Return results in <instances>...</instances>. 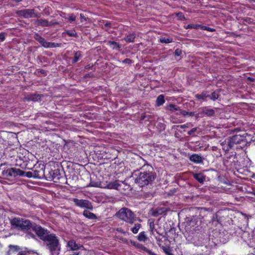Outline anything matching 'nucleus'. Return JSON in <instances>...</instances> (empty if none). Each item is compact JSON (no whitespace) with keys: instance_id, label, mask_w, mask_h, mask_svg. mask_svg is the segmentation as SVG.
Masks as SVG:
<instances>
[{"instance_id":"f257e3e1","label":"nucleus","mask_w":255,"mask_h":255,"mask_svg":"<svg viewBox=\"0 0 255 255\" xmlns=\"http://www.w3.org/2000/svg\"><path fill=\"white\" fill-rule=\"evenodd\" d=\"M135 162L142 164V166L139 168L140 171L135 178V183L140 187H143L151 183L156 176L155 173L152 171L151 166L146 164V161L140 156L137 158Z\"/></svg>"},{"instance_id":"f03ea898","label":"nucleus","mask_w":255,"mask_h":255,"mask_svg":"<svg viewBox=\"0 0 255 255\" xmlns=\"http://www.w3.org/2000/svg\"><path fill=\"white\" fill-rule=\"evenodd\" d=\"M43 242L46 249L49 250L51 255H59L61 245L58 237L55 234H50Z\"/></svg>"},{"instance_id":"7ed1b4c3","label":"nucleus","mask_w":255,"mask_h":255,"mask_svg":"<svg viewBox=\"0 0 255 255\" xmlns=\"http://www.w3.org/2000/svg\"><path fill=\"white\" fill-rule=\"evenodd\" d=\"M2 175L5 178H12L17 176L33 177L34 173L32 171L25 172L19 168L8 167L2 171Z\"/></svg>"},{"instance_id":"20e7f679","label":"nucleus","mask_w":255,"mask_h":255,"mask_svg":"<svg viewBox=\"0 0 255 255\" xmlns=\"http://www.w3.org/2000/svg\"><path fill=\"white\" fill-rule=\"evenodd\" d=\"M117 217L121 220L130 224L135 221V214L128 208H122L116 213Z\"/></svg>"},{"instance_id":"39448f33","label":"nucleus","mask_w":255,"mask_h":255,"mask_svg":"<svg viewBox=\"0 0 255 255\" xmlns=\"http://www.w3.org/2000/svg\"><path fill=\"white\" fill-rule=\"evenodd\" d=\"M11 225L18 228L21 231H27L32 228V224L29 220L14 218L11 221Z\"/></svg>"},{"instance_id":"423d86ee","label":"nucleus","mask_w":255,"mask_h":255,"mask_svg":"<svg viewBox=\"0 0 255 255\" xmlns=\"http://www.w3.org/2000/svg\"><path fill=\"white\" fill-rule=\"evenodd\" d=\"M46 171L48 173L46 174V179L48 181L59 182L60 179L62 178L60 170L58 168H47Z\"/></svg>"},{"instance_id":"0eeeda50","label":"nucleus","mask_w":255,"mask_h":255,"mask_svg":"<svg viewBox=\"0 0 255 255\" xmlns=\"http://www.w3.org/2000/svg\"><path fill=\"white\" fill-rule=\"evenodd\" d=\"M16 14L25 18L40 17V14L35 13L34 9H24L18 10L16 11Z\"/></svg>"},{"instance_id":"6e6552de","label":"nucleus","mask_w":255,"mask_h":255,"mask_svg":"<svg viewBox=\"0 0 255 255\" xmlns=\"http://www.w3.org/2000/svg\"><path fill=\"white\" fill-rule=\"evenodd\" d=\"M32 230L35 232L37 236L43 241L50 235L48 230L45 229L40 225H35L32 227Z\"/></svg>"},{"instance_id":"1a4fd4ad","label":"nucleus","mask_w":255,"mask_h":255,"mask_svg":"<svg viewBox=\"0 0 255 255\" xmlns=\"http://www.w3.org/2000/svg\"><path fill=\"white\" fill-rule=\"evenodd\" d=\"M71 200L74 203L75 205L81 208H85L90 210H92L93 206L92 203L85 199H78L77 198H73Z\"/></svg>"},{"instance_id":"9d476101","label":"nucleus","mask_w":255,"mask_h":255,"mask_svg":"<svg viewBox=\"0 0 255 255\" xmlns=\"http://www.w3.org/2000/svg\"><path fill=\"white\" fill-rule=\"evenodd\" d=\"M215 115V110L213 109H209L207 107L200 109L197 114V117L198 118H203L204 117H211L214 116Z\"/></svg>"},{"instance_id":"9b49d317","label":"nucleus","mask_w":255,"mask_h":255,"mask_svg":"<svg viewBox=\"0 0 255 255\" xmlns=\"http://www.w3.org/2000/svg\"><path fill=\"white\" fill-rule=\"evenodd\" d=\"M34 173V178L41 179L43 177H46V171H45V168L43 165L42 167L39 166H34L33 169Z\"/></svg>"},{"instance_id":"f8f14e48","label":"nucleus","mask_w":255,"mask_h":255,"mask_svg":"<svg viewBox=\"0 0 255 255\" xmlns=\"http://www.w3.org/2000/svg\"><path fill=\"white\" fill-rule=\"evenodd\" d=\"M34 39L37 40L43 47L45 48L54 47L55 43L54 42H48L45 40L38 33H36L34 36Z\"/></svg>"},{"instance_id":"ddd939ff","label":"nucleus","mask_w":255,"mask_h":255,"mask_svg":"<svg viewBox=\"0 0 255 255\" xmlns=\"http://www.w3.org/2000/svg\"><path fill=\"white\" fill-rule=\"evenodd\" d=\"M245 137L240 134H236L230 137L229 140L231 142L233 146L235 144L240 143L241 142L245 141Z\"/></svg>"},{"instance_id":"4468645a","label":"nucleus","mask_w":255,"mask_h":255,"mask_svg":"<svg viewBox=\"0 0 255 255\" xmlns=\"http://www.w3.org/2000/svg\"><path fill=\"white\" fill-rule=\"evenodd\" d=\"M189 159L191 162L199 164L202 163L204 158L200 155L194 153L189 156Z\"/></svg>"},{"instance_id":"2eb2a0df","label":"nucleus","mask_w":255,"mask_h":255,"mask_svg":"<svg viewBox=\"0 0 255 255\" xmlns=\"http://www.w3.org/2000/svg\"><path fill=\"white\" fill-rule=\"evenodd\" d=\"M42 97L41 94H30L26 96L24 99L27 101H33L37 102L41 100V98Z\"/></svg>"},{"instance_id":"dca6fc26","label":"nucleus","mask_w":255,"mask_h":255,"mask_svg":"<svg viewBox=\"0 0 255 255\" xmlns=\"http://www.w3.org/2000/svg\"><path fill=\"white\" fill-rule=\"evenodd\" d=\"M169 210L168 208L165 207L158 208L153 212L152 215L155 217L159 215H165Z\"/></svg>"},{"instance_id":"f3484780","label":"nucleus","mask_w":255,"mask_h":255,"mask_svg":"<svg viewBox=\"0 0 255 255\" xmlns=\"http://www.w3.org/2000/svg\"><path fill=\"white\" fill-rule=\"evenodd\" d=\"M221 145L223 151L225 152V154H226L230 149L234 147L229 139L227 141L225 140L222 142L221 143Z\"/></svg>"},{"instance_id":"a211bd4d","label":"nucleus","mask_w":255,"mask_h":255,"mask_svg":"<svg viewBox=\"0 0 255 255\" xmlns=\"http://www.w3.org/2000/svg\"><path fill=\"white\" fill-rule=\"evenodd\" d=\"M192 176L199 183L203 184L205 180L206 175L202 173H192Z\"/></svg>"},{"instance_id":"6ab92c4d","label":"nucleus","mask_w":255,"mask_h":255,"mask_svg":"<svg viewBox=\"0 0 255 255\" xmlns=\"http://www.w3.org/2000/svg\"><path fill=\"white\" fill-rule=\"evenodd\" d=\"M186 244H179L177 245L175 251L180 255H185L186 254V250L185 246Z\"/></svg>"},{"instance_id":"aec40b11","label":"nucleus","mask_w":255,"mask_h":255,"mask_svg":"<svg viewBox=\"0 0 255 255\" xmlns=\"http://www.w3.org/2000/svg\"><path fill=\"white\" fill-rule=\"evenodd\" d=\"M67 246L72 251H76L79 248L83 247L82 245L77 244L74 240L69 241L67 243Z\"/></svg>"},{"instance_id":"412c9836","label":"nucleus","mask_w":255,"mask_h":255,"mask_svg":"<svg viewBox=\"0 0 255 255\" xmlns=\"http://www.w3.org/2000/svg\"><path fill=\"white\" fill-rule=\"evenodd\" d=\"M121 185L119 183L118 180L113 182H110L105 186V188L110 189H118Z\"/></svg>"},{"instance_id":"4be33fe9","label":"nucleus","mask_w":255,"mask_h":255,"mask_svg":"<svg viewBox=\"0 0 255 255\" xmlns=\"http://www.w3.org/2000/svg\"><path fill=\"white\" fill-rule=\"evenodd\" d=\"M35 24L38 26L48 27L49 26V21L45 19H37L35 20Z\"/></svg>"},{"instance_id":"5701e85b","label":"nucleus","mask_w":255,"mask_h":255,"mask_svg":"<svg viewBox=\"0 0 255 255\" xmlns=\"http://www.w3.org/2000/svg\"><path fill=\"white\" fill-rule=\"evenodd\" d=\"M9 250L7 253V255H10L11 254H14L16 252H18L20 250V248L16 245H10L9 246Z\"/></svg>"},{"instance_id":"b1692460","label":"nucleus","mask_w":255,"mask_h":255,"mask_svg":"<svg viewBox=\"0 0 255 255\" xmlns=\"http://www.w3.org/2000/svg\"><path fill=\"white\" fill-rule=\"evenodd\" d=\"M107 45L111 47L113 50H118L121 48V45L114 41H108L107 42Z\"/></svg>"},{"instance_id":"393cba45","label":"nucleus","mask_w":255,"mask_h":255,"mask_svg":"<svg viewBox=\"0 0 255 255\" xmlns=\"http://www.w3.org/2000/svg\"><path fill=\"white\" fill-rule=\"evenodd\" d=\"M209 94L207 91H203L200 94H196L195 97L199 101L205 100L206 98H208Z\"/></svg>"},{"instance_id":"a878e982","label":"nucleus","mask_w":255,"mask_h":255,"mask_svg":"<svg viewBox=\"0 0 255 255\" xmlns=\"http://www.w3.org/2000/svg\"><path fill=\"white\" fill-rule=\"evenodd\" d=\"M208 210L205 208H199L197 210V214H199L198 216L200 219H203L208 214Z\"/></svg>"},{"instance_id":"bb28decb","label":"nucleus","mask_w":255,"mask_h":255,"mask_svg":"<svg viewBox=\"0 0 255 255\" xmlns=\"http://www.w3.org/2000/svg\"><path fill=\"white\" fill-rule=\"evenodd\" d=\"M136 37V34L134 33H129L125 36L123 40L128 43L133 42Z\"/></svg>"},{"instance_id":"cd10ccee","label":"nucleus","mask_w":255,"mask_h":255,"mask_svg":"<svg viewBox=\"0 0 255 255\" xmlns=\"http://www.w3.org/2000/svg\"><path fill=\"white\" fill-rule=\"evenodd\" d=\"M82 57V52L81 51H78L74 53V57L72 60V63L75 64Z\"/></svg>"},{"instance_id":"c85d7f7f","label":"nucleus","mask_w":255,"mask_h":255,"mask_svg":"<svg viewBox=\"0 0 255 255\" xmlns=\"http://www.w3.org/2000/svg\"><path fill=\"white\" fill-rule=\"evenodd\" d=\"M137 240L139 242L145 243L148 240V237L145 234V232L143 231L140 232L137 237Z\"/></svg>"},{"instance_id":"c756f323","label":"nucleus","mask_w":255,"mask_h":255,"mask_svg":"<svg viewBox=\"0 0 255 255\" xmlns=\"http://www.w3.org/2000/svg\"><path fill=\"white\" fill-rule=\"evenodd\" d=\"M165 101L163 95H159L156 100V105L157 106H161L163 105Z\"/></svg>"},{"instance_id":"7c9ffc66","label":"nucleus","mask_w":255,"mask_h":255,"mask_svg":"<svg viewBox=\"0 0 255 255\" xmlns=\"http://www.w3.org/2000/svg\"><path fill=\"white\" fill-rule=\"evenodd\" d=\"M83 214L85 217L90 219H95L97 218L95 214L87 210H84Z\"/></svg>"},{"instance_id":"2f4dec72","label":"nucleus","mask_w":255,"mask_h":255,"mask_svg":"<svg viewBox=\"0 0 255 255\" xmlns=\"http://www.w3.org/2000/svg\"><path fill=\"white\" fill-rule=\"evenodd\" d=\"M209 97H208V98L210 99H211L213 101H215L219 98V94L217 92L214 91L211 93V95L209 94Z\"/></svg>"},{"instance_id":"473e14b6","label":"nucleus","mask_w":255,"mask_h":255,"mask_svg":"<svg viewBox=\"0 0 255 255\" xmlns=\"http://www.w3.org/2000/svg\"><path fill=\"white\" fill-rule=\"evenodd\" d=\"M66 33L71 37H78V35L77 34V32L75 29H71V30H67L66 31Z\"/></svg>"},{"instance_id":"72a5a7b5","label":"nucleus","mask_w":255,"mask_h":255,"mask_svg":"<svg viewBox=\"0 0 255 255\" xmlns=\"http://www.w3.org/2000/svg\"><path fill=\"white\" fill-rule=\"evenodd\" d=\"M162 249L166 255H174L171 253V250L169 246H162Z\"/></svg>"},{"instance_id":"f704fd0d","label":"nucleus","mask_w":255,"mask_h":255,"mask_svg":"<svg viewBox=\"0 0 255 255\" xmlns=\"http://www.w3.org/2000/svg\"><path fill=\"white\" fill-rule=\"evenodd\" d=\"M141 224L139 223H136L134 224L133 227L131 228V231L133 234H136L138 233L139 229L141 228Z\"/></svg>"},{"instance_id":"c9c22d12","label":"nucleus","mask_w":255,"mask_h":255,"mask_svg":"<svg viewBox=\"0 0 255 255\" xmlns=\"http://www.w3.org/2000/svg\"><path fill=\"white\" fill-rule=\"evenodd\" d=\"M173 41V39L172 38H166V37H161L159 39V42L162 43H170Z\"/></svg>"},{"instance_id":"e433bc0d","label":"nucleus","mask_w":255,"mask_h":255,"mask_svg":"<svg viewBox=\"0 0 255 255\" xmlns=\"http://www.w3.org/2000/svg\"><path fill=\"white\" fill-rule=\"evenodd\" d=\"M200 25L201 24H188L186 27H185V28L186 29H200Z\"/></svg>"},{"instance_id":"4c0bfd02","label":"nucleus","mask_w":255,"mask_h":255,"mask_svg":"<svg viewBox=\"0 0 255 255\" xmlns=\"http://www.w3.org/2000/svg\"><path fill=\"white\" fill-rule=\"evenodd\" d=\"M200 29L204 30H206L210 32H214L216 31V29L213 28H211L205 25H200Z\"/></svg>"},{"instance_id":"58836bf2","label":"nucleus","mask_w":255,"mask_h":255,"mask_svg":"<svg viewBox=\"0 0 255 255\" xmlns=\"http://www.w3.org/2000/svg\"><path fill=\"white\" fill-rule=\"evenodd\" d=\"M167 109L171 112H174L178 110L177 106L174 104H169L167 106Z\"/></svg>"},{"instance_id":"ea45409f","label":"nucleus","mask_w":255,"mask_h":255,"mask_svg":"<svg viewBox=\"0 0 255 255\" xmlns=\"http://www.w3.org/2000/svg\"><path fill=\"white\" fill-rule=\"evenodd\" d=\"M68 16V17H65V19H68L70 21H74L76 20V17L73 13L69 14Z\"/></svg>"},{"instance_id":"a19ab883","label":"nucleus","mask_w":255,"mask_h":255,"mask_svg":"<svg viewBox=\"0 0 255 255\" xmlns=\"http://www.w3.org/2000/svg\"><path fill=\"white\" fill-rule=\"evenodd\" d=\"M197 131V128H192L191 129L188 131V134L192 136L195 135V132Z\"/></svg>"},{"instance_id":"79ce46f5","label":"nucleus","mask_w":255,"mask_h":255,"mask_svg":"<svg viewBox=\"0 0 255 255\" xmlns=\"http://www.w3.org/2000/svg\"><path fill=\"white\" fill-rule=\"evenodd\" d=\"M6 33L5 32L0 33V42H3L5 39Z\"/></svg>"},{"instance_id":"37998d69","label":"nucleus","mask_w":255,"mask_h":255,"mask_svg":"<svg viewBox=\"0 0 255 255\" xmlns=\"http://www.w3.org/2000/svg\"><path fill=\"white\" fill-rule=\"evenodd\" d=\"M191 126H192V124L191 123H186L185 124L181 125L179 126V127L181 128H190Z\"/></svg>"},{"instance_id":"c03bdc74","label":"nucleus","mask_w":255,"mask_h":255,"mask_svg":"<svg viewBox=\"0 0 255 255\" xmlns=\"http://www.w3.org/2000/svg\"><path fill=\"white\" fill-rule=\"evenodd\" d=\"M149 230L150 231L151 234H153V230L154 229V222L153 221L150 222L149 223Z\"/></svg>"},{"instance_id":"a18cd8bd","label":"nucleus","mask_w":255,"mask_h":255,"mask_svg":"<svg viewBox=\"0 0 255 255\" xmlns=\"http://www.w3.org/2000/svg\"><path fill=\"white\" fill-rule=\"evenodd\" d=\"M122 63H124V64L130 65L133 63V61L132 60H131L130 59L126 58L122 61Z\"/></svg>"},{"instance_id":"49530a36","label":"nucleus","mask_w":255,"mask_h":255,"mask_svg":"<svg viewBox=\"0 0 255 255\" xmlns=\"http://www.w3.org/2000/svg\"><path fill=\"white\" fill-rule=\"evenodd\" d=\"M182 50L180 49H176L174 51V54L176 56H180L182 54Z\"/></svg>"},{"instance_id":"de8ad7c7","label":"nucleus","mask_w":255,"mask_h":255,"mask_svg":"<svg viewBox=\"0 0 255 255\" xmlns=\"http://www.w3.org/2000/svg\"><path fill=\"white\" fill-rule=\"evenodd\" d=\"M46 59V58L45 57L42 56H38L37 57V59L39 61L40 63H42L43 62H46V61H45Z\"/></svg>"},{"instance_id":"09e8293b","label":"nucleus","mask_w":255,"mask_h":255,"mask_svg":"<svg viewBox=\"0 0 255 255\" xmlns=\"http://www.w3.org/2000/svg\"><path fill=\"white\" fill-rule=\"evenodd\" d=\"M59 23H60L59 22H57L55 20H52L51 21H49V26L59 24Z\"/></svg>"},{"instance_id":"8fccbe9b","label":"nucleus","mask_w":255,"mask_h":255,"mask_svg":"<svg viewBox=\"0 0 255 255\" xmlns=\"http://www.w3.org/2000/svg\"><path fill=\"white\" fill-rule=\"evenodd\" d=\"M176 15L179 17L181 19H185V16L183 13L181 12H179L176 13Z\"/></svg>"},{"instance_id":"3c124183","label":"nucleus","mask_w":255,"mask_h":255,"mask_svg":"<svg viewBox=\"0 0 255 255\" xmlns=\"http://www.w3.org/2000/svg\"><path fill=\"white\" fill-rule=\"evenodd\" d=\"M116 230L122 234H126L127 232L125 231L122 228H118Z\"/></svg>"},{"instance_id":"603ef678","label":"nucleus","mask_w":255,"mask_h":255,"mask_svg":"<svg viewBox=\"0 0 255 255\" xmlns=\"http://www.w3.org/2000/svg\"><path fill=\"white\" fill-rule=\"evenodd\" d=\"M17 255H28V253L25 251H20Z\"/></svg>"},{"instance_id":"864d4df0","label":"nucleus","mask_w":255,"mask_h":255,"mask_svg":"<svg viewBox=\"0 0 255 255\" xmlns=\"http://www.w3.org/2000/svg\"><path fill=\"white\" fill-rule=\"evenodd\" d=\"M104 26H105V27L111 28L112 27V23L111 22H106L104 24Z\"/></svg>"},{"instance_id":"5fc2aeb1","label":"nucleus","mask_w":255,"mask_h":255,"mask_svg":"<svg viewBox=\"0 0 255 255\" xmlns=\"http://www.w3.org/2000/svg\"><path fill=\"white\" fill-rule=\"evenodd\" d=\"M80 18H81V21L84 19V20L86 21L87 20V18L85 17L84 15L82 13H81L80 14Z\"/></svg>"},{"instance_id":"6e6d98bb","label":"nucleus","mask_w":255,"mask_h":255,"mask_svg":"<svg viewBox=\"0 0 255 255\" xmlns=\"http://www.w3.org/2000/svg\"><path fill=\"white\" fill-rule=\"evenodd\" d=\"M223 163H224V165H225L226 166H228V160L227 159H224Z\"/></svg>"},{"instance_id":"4d7b16f0","label":"nucleus","mask_w":255,"mask_h":255,"mask_svg":"<svg viewBox=\"0 0 255 255\" xmlns=\"http://www.w3.org/2000/svg\"><path fill=\"white\" fill-rule=\"evenodd\" d=\"M186 115H189V116L192 117L194 115V113L193 112H186Z\"/></svg>"},{"instance_id":"13d9d810","label":"nucleus","mask_w":255,"mask_h":255,"mask_svg":"<svg viewBox=\"0 0 255 255\" xmlns=\"http://www.w3.org/2000/svg\"><path fill=\"white\" fill-rule=\"evenodd\" d=\"M93 74L91 73L86 74L85 75V77H92Z\"/></svg>"},{"instance_id":"bf43d9fd","label":"nucleus","mask_w":255,"mask_h":255,"mask_svg":"<svg viewBox=\"0 0 255 255\" xmlns=\"http://www.w3.org/2000/svg\"><path fill=\"white\" fill-rule=\"evenodd\" d=\"M92 66H91L90 64H88L85 67V68L86 69H90L92 68Z\"/></svg>"},{"instance_id":"052dcab7","label":"nucleus","mask_w":255,"mask_h":255,"mask_svg":"<svg viewBox=\"0 0 255 255\" xmlns=\"http://www.w3.org/2000/svg\"><path fill=\"white\" fill-rule=\"evenodd\" d=\"M39 72L41 74H46V71L44 69H40Z\"/></svg>"},{"instance_id":"680f3d73","label":"nucleus","mask_w":255,"mask_h":255,"mask_svg":"<svg viewBox=\"0 0 255 255\" xmlns=\"http://www.w3.org/2000/svg\"><path fill=\"white\" fill-rule=\"evenodd\" d=\"M251 19L250 18H247L245 19V21H246V22L250 21Z\"/></svg>"},{"instance_id":"e2e57ef3","label":"nucleus","mask_w":255,"mask_h":255,"mask_svg":"<svg viewBox=\"0 0 255 255\" xmlns=\"http://www.w3.org/2000/svg\"><path fill=\"white\" fill-rule=\"evenodd\" d=\"M156 241L157 242H159L160 241H161V239L159 238H158L157 237H156Z\"/></svg>"},{"instance_id":"0e129e2a","label":"nucleus","mask_w":255,"mask_h":255,"mask_svg":"<svg viewBox=\"0 0 255 255\" xmlns=\"http://www.w3.org/2000/svg\"><path fill=\"white\" fill-rule=\"evenodd\" d=\"M78 255V254L74 253V254H71V255Z\"/></svg>"},{"instance_id":"69168bd1","label":"nucleus","mask_w":255,"mask_h":255,"mask_svg":"<svg viewBox=\"0 0 255 255\" xmlns=\"http://www.w3.org/2000/svg\"><path fill=\"white\" fill-rule=\"evenodd\" d=\"M78 255V254L74 253V254H71V255Z\"/></svg>"},{"instance_id":"338daca9","label":"nucleus","mask_w":255,"mask_h":255,"mask_svg":"<svg viewBox=\"0 0 255 255\" xmlns=\"http://www.w3.org/2000/svg\"><path fill=\"white\" fill-rule=\"evenodd\" d=\"M216 149H217V148L216 147L214 146V147H213V150H216Z\"/></svg>"},{"instance_id":"774afa93","label":"nucleus","mask_w":255,"mask_h":255,"mask_svg":"<svg viewBox=\"0 0 255 255\" xmlns=\"http://www.w3.org/2000/svg\"><path fill=\"white\" fill-rule=\"evenodd\" d=\"M92 186H93V187H97V185H94V184H92Z\"/></svg>"}]
</instances>
